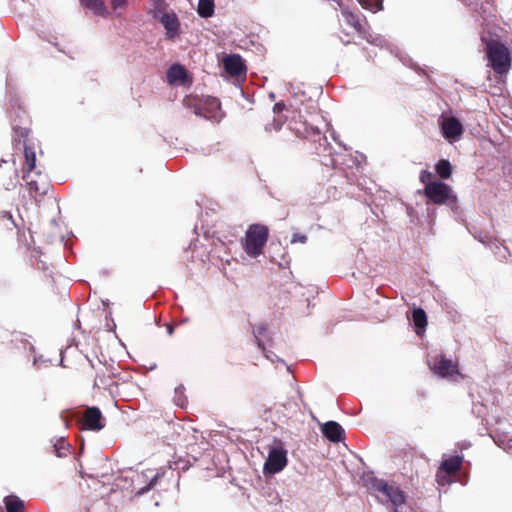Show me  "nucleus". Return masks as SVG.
<instances>
[{
	"mask_svg": "<svg viewBox=\"0 0 512 512\" xmlns=\"http://www.w3.org/2000/svg\"><path fill=\"white\" fill-rule=\"evenodd\" d=\"M383 495H385L393 505L400 506L405 502V496L400 488L389 485L387 483V490H384Z\"/></svg>",
	"mask_w": 512,
	"mask_h": 512,
	"instance_id": "nucleus-18",
	"label": "nucleus"
},
{
	"mask_svg": "<svg viewBox=\"0 0 512 512\" xmlns=\"http://www.w3.org/2000/svg\"><path fill=\"white\" fill-rule=\"evenodd\" d=\"M110 378H111V375L105 376L104 374L103 375L97 374L95 377L93 386L94 387L109 386L110 383L108 382V379H110Z\"/></svg>",
	"mask_w": 512,
	"mask_h": 512,
	"instance_id": "nucleus-33",
	"label": "nucleus"
},
{
	"mask_svg": "<svg viewBox=\"0 0 512 512\" xmlns=\"http://www.w3.org/2000/svg\"><path fill=\"white\" fill-rule=\"evenodd\" d=\"M463 458L460 456L450 457L442 461L440 469L445 471L448 475H456L462 467Z\"/></svg>",
	"mask_w": 512,
	"mask_h": 512,
	"instance_id": "nucleus-16",
	"label": "nucleus"
},
{
	"mask_svg": "<svg viewBox=\"0 0 512 512\" xmlns=\"http://www.w3.org/2000/svg\"><path fill=\"white\" fill-rule=\"evenodd\" d=\"M223 68L225 72L234 78L245 77L246 65L242 57L238 54H231L223 59Z\"/></svg>",
	"mask_w": 512,
	"mask_h": 512,
	"instance_id": "nucleus-10",
	"label": "nucleus"
},
{
	"mask_svg": "<svg viewBox=\"0 0 512 512\" xmlns=\"http://www.w3.org/2000/svg\"><path fill=\"white\" fill-rule=\"evenodd\" d=\"M287 465V452L282 447L272 448L269 451L268 458L265 462V470L275 474L282 471Z\"/></svg>",
	"mask_w": 512,
	"mask_h": 512,
	"instance_id": "nucleus-8",
	"label": "nucleus"
},
{
	"mask_svg": "<svg viewBox=\"0 0 512 512\" xmlns=\"http://www.w3.org/2000/svg\"><path fill=\"white\" fill-rule=\"evenodd\" d=\"M423 194L427 198V204L454 205L457 202V196L451 186L440 180L424 187Z\"/></svg>",
	"mask_w": 512,
	"mask_h": 512,
	"instance_id": "nucleus-5",
	"label": "nucleus"
},
{
	"mask_svg": "<svg viewBox=\"0 0 512 512\" xmlns=\"http://www.w3.org/2000/svg\"><path fill=\"white\" fill-rule=\"evenodd\" d=\"M341 7V14L344 18L345 23L352 27L354 31L364 40L370 44H376L378 37L374 36L371 32V27L366 17L360 13L350 10L346 6Z\"/></svg>",
	"mask_w": 512,
	"mask_h": 512,
	"instance_id": "nucleus-4",
	"label": "nucleus"
},
{
	"mask_svg": "<svg viewBox=\"0 0 512 512\" xmlns=\"http://www.w3.org/2000/svg\"><path fill=\"white\" fill-rule=\"evenodd\" d=\"M127 3V0H112L111 6L114 10L125 6Z\"/></svg>",
	"mask_w": 512,
	"mask_h": 512,
	"instance_id": "nucleus-35",
	"label": "nucleus"
},
{
	"mask_svg": "<svg viewBox=\"0 0 512 512\" xmlns=\"http://www.w3.org/2000/svg\"><path fill=\"white\" fill-rule=\"evenodd\" d=\"M437 175L442 179H449L452 175V165L446 159H440L435 165Z\"/></svg>",
	"mask_w": 512,
	"mask_h": 512,
	"instance_id": "nucleus-23",
	"label": "nucleus"
},
{
	"mask_svg": "<svg viewBox=\"0 0 512 512\" xmlns=\"http://www.w3.org/2000/svg\"><path fill=\"white\" fill-rule=\"evenodd\" d=\"M341 41H342L345 45H347V44H349V43H350V40H345V39H343V38H341Z\"/></svg>",
	"mask_w": 512,
	"mask_h": 512,
	"instance_id": "nucleus-39",
	"label": "nucleus"
},
{
	"mask_svg": "<svg viewBox=\"0 0 512 512\" xmlns=\"http://www.w3.org/2000/svg\"><path fill=\"white\" fill-rule=\"evenodd\" d=\"M284 124V119L281 117H274L273 120L265 125V130L267 132L271 131H279Z\"/></svg>",
	"mask_w": 512,
	"mask_h": 512,
	"instance_id": "nucleus-30",
	"label": "nucleus"
},
{
	"mask_svg": "<svg viewBox=\"0 0 512 512\" xmlns=\"http://www.w3.org/2000/svg\"><path fill=\"white\" fill-rule=\"evenodd\" d=\"M150 1V9L149 14L153 19L159 20L163 15L169 13L168 4L165 0H149Z\"/></svg>",
	"mask_w": 512,
	"mask_h": 512,
	"instance_id": "nucleus-17",
	"label": "nucleus"
},
{
	"mask_svg": "<svg viewBox=\"0 0 512 512\" xmlns=\"http://www.w3.org/2000/svg\"><path fill=\"white\" fill-rule=\"evenodd\" d=\"M431 369L435 374L443 378L459 375L457 364L450 359H446L444 355H439L434 358Z\"/></svg>",
	"mask_w": 512,
	"mask_h": 512,
	"instance_id": "nucleus-9",
	"label": "nucleus"
},
{
	"mask_svg": "<svg viewBox=\"0 0 512 512\" xmlns=\"http://www.w3.org/2000/svg\"><path fill=\"white\" fill-rule=\"evenodd\" d=\"M83 7L91 10L98 16H105L107 14V8L104 0H80Z\"/></svg>",
	"mask_w": 512,
	"mask_h": 512,
	"instance_id": "nucleus-19",
	"label": "nucleus"
},
{
	"mask_svg": "<svg viewBox=\"0 0 512 512\" xmlns=\"http://www.w3.org/2000/svg\"><path fill=\"white\" fill-rule=\"evenodd\" d=\"M358 3L366 10L373 13L383 9V0H357Z\"/></svg>",
	"mask_w": 512,
	"mask_h": 512,
	"instance_id": "nucleus-28",
	"label": "nucleus"
},
{
	"mask_svg": "<svg viewBox=\"0 0 512 512\" xmlns=\"http://www.w3.org/2000/svg\"><path fill=\"white\" fill-rule=\"evenodd\" d=\"M29 178V174L23 175V179L26 180V186L31 197L37 200L38 196H43L48 193L50 185L40 174L37 175V179Z\"/></svg>",
	"mask_w": 512,
	"mask_h": 512,
	"instance_id": "nucleus-11",
	"label": "nucleus"
},
{
	"mask_svg": "<svg viewBox=\"0 0 512 512\" xmlns=\"http://www.w3.org/2000/svg\"><path fill=\"white\" fill-rule=\"evenodd\" d=\"M1 217H2V218H7V219H9V220H11V219H12V216H11L8 212H3V213L1 214Z\"/></svg>",
	"mask_w": 512,
	"mask_h": 512,
	"instance_id": "nucleus-38",
	"label": "nucleus"
},
{
	"mask_svg": "<svg viewBox=\"0 0 512 512\" xmlns=\"http://www.w3.org/2000/svg\"><path fill=\"white\" fill-rule=\"evenodd\" d=\"M105 427V419L98 407H88L82 416V429L100 431Z\"/></svg>",
	"mask_w": 512,
	"mask_h": 512,
	"instance_id": "nucleus-7",
	"label": "nucleus"
},
{
	"mask_svg": "<svg viewBox=\"0 0 512 512\" xmlns=\"http://www.w3.org/2000/svg\"><path fill=\"white\" fill-rule=\"evenodd\" d=\"M183 105L191 109L197 116H201L207 119L212 118L208 111H207V105H209L211 108L214 109H220V102L218 99L211 98L207 99L206 102H203V99L199 98L198 96L194 95H187L183 99Z\"/></svg>",
	"mask_w": 512,
	"mask_h": 512,
	"instance_id": "nucleus-6",
	"label": "nucleus"
},
{
	"mask_svg": "<svg viewBox=\"0 0 512 512\" xmlns=\"http://www.w3.org/2000/svg\"><path fill=\"white\" fill-rule=\"evenodd\" d=\"M269 237V229L263 224H252L245 233L244 251L251 257L263 253Z\"/></svg>",
	"mask_w": 512,
	"mask_h": 512,
	"instance_id": "nucleus-2",
	"label": "nucleus"
},
{
	"mask_svg": "<svg viewBox=\"0 0 512 512\" xmlns=\"http://www.w3.org/2000/svg\"><path fill=\"white\" fill-rule=\"evenodd\" d=\"M4 504L7 512H25L24 502L17 496L5 497Z\"/></svg>",
	"mask_w": 512,
	"mask_h": 512,
	"instance_id": "nucleus-22",
	"label": "nucleus"
},
{
	"mask_svg": "<svg viewBox=\"0 0 512 512\" xmlns=\"http://www.w3.org/2000/svg\"><path fill=\"white\" fill-rule=\"evenodd\" d=\"M395 512H398L397 510H395Z\"/></svg>",
	"mask_w": 512,
	"mask_h": 512,
	"instance_id": "nucleus-41",
	"label": "nucleus"
},
{
	"mask_svg": "<svg viewBox=\"0 0 512 512\" xmlns=\"http://www.w3.org/2000/svg\"><path fill=\"white\" fill-rule=\"evenodd\" d=\"M488 61L495 73L503 75L511 68V56L508 48L499 41H489L486 45Z\"/></svg>",
	"mask_w": 512,
	"mask_h": 512,
	"instance_id": "nucleus-3",
	"label": "nucleus"
},
{
	"mask_svg": "<svg viewBox=\"0 0 512 512\" xmlns=\"http://www.w3.org/2000/svg\"><path fill=\"white\" fill-rule=\"evenodd\" d=\"M301 115L298 119H291L289 123L290 130L298 137L309 140L313 145V151L317 155H330L331 145L328 142L327 137L317 128L306 121L301 119Z\"/></svg>",
	"mask_w": 512,
	"mask_h": 512,
	"instance_id": "nucleus-1",
	"label": "nucleus"
},
{
	"mask_svg": "<svg viewBox=\"0 0 512 512\" xmlns=\"http://www.w3.org/2000/svg\"><path fill=\"white\" fill-rule=\"evenodd\" d=\"M53 450L58 457H66L71 452V445L65 440L64 437H60L53 444Z\"/></svg>",
	"mask_w": 512,
	"mask_h": 512,
	"instance_id": "nucleus-24",
	"label": "nucleus"
},
{
	"mask_svg": "<svg viewBox=\"0 0 512 512\" xmlns=\"http://www.w3.org/2000/svg\"><path fill=\"white\" fill-rule=\"evenodd\" d=\"M24 148V157L25 162L23 166V170L25 174H29L32 170H34L36 165V154L32 147H30L28 144H25L23 146Z\"/></svg>",
	"mask_w": 512,
	"mask_h": 512,
	"instance_id": "nucleus-21",
	"label": "nucleus"
},
{
	"mask_svg": "<svg viewBox=\"0 0 512 512\" xmlns=\"http://www.w3.org/2000/svg\"><path fill=\"white\" fill-rule=\"evenodd\" d=\"M197 12L203 18L211 17L214 13V1L199 0Z\"/></svg>",
	"mask_w": 512,
	"mask_h": 512,
	"instance_id": "nucleus-25",
	"label": "nucleus"
},
{
	"mask_svg": "<svg viewBox=\"0 0 512 512\" xmlns=\"http://www.w3.org/2000/svg\"><path fill=\"white\" fill-rule=\"evenodd\" d=\"M13 130L15 133V136H14L15 142H21V140H23V146L25 144H28L27 141H28V136L30 134V129L25 128V127L14 126Z\"/></svg>",
	"mask_w": 512,
	"mask_h": 512,
	"instance_id": "nucleus-29",
	"label": "nucleus"
},
{
	"mask_svg": "<svg viewBox=\"0 0 512 512\" xmlns=\"http://www.w3.org/2000/svg\"><path fill=\"white\" fill-rule=\"evenodd\" d=\"M13 174H14V178L17 180L18 179V171H17V168L15 167L14 159H13Z\"/></svg>",
	"mask_w": 512,
	"mask_h": 512,
	"instance_id": "nucleus-37",
	"label": "nucleus"
},
{
	"mask_svg": "<svg viewBox=\"0 0 512 512\" xmlns=\"http://www.w3.org/2000/svg\"><path fill=\"white\" fill-rule=\"evenodd\" d=\"M285 109V104L283 102H278L273 106V112L275 114L281 113Z\"/></svg>",
	"mask_w": 512,
	"mask_h": 512,
	"instance_id": "nucleus-36",
	"label": "nucleus"
},
{
	"mask_svg": "<svg viewBox=\"0 0 512 512\" xmlns=\"http://www.w3.org/2000/svg\"><path fill=\"white\" fill-rule=\"evenodd\" d=\"M450 476L445 471H442V469L438 468L436 472V481L440 486H445L451 482Z\"/></svg>",
	"mask_w": 512,
	"mask_h": 512,
	"instance_id": "nucleus-32",
	"label": "nucleus"
},
{
	"mask_svg": "<svg viewBox=\"0 0 512 512\" xmlns=\"http://www.w3.org/2000/svg\"><path fill=\"white\" fill-rule=\"evenodd\" d=\"M420 182L427 187L430 183H436L438 180H434V174L428 170H422L419 176Z\"/></svg>",
	"mask_w": 512,
	"mask_h": 512,
	"instance_id": "nucleus-31",
	"label": "nucleus"
},
{
	"mask_svg": "<svg viewBox=\"0 0 512 512\" xmlns=\"http://www.w3.org/2000/svg\"><path fill=\"white\" fill-rule=\"evenodd\" d=\"M308 238L306 235L304 234H300V233H294L292 235V238H291V243L292 244H296V243H302V244H305L307 242Z\"/></svg>",
	"mask_w": 512,
	"mask_h": 512,
	"instance_id": "nucleus-34",
	"label": "nucleus"
},
{
	"mask_svg": "<svg viewBox=\"0 0 512 512\" xmlns=\"http://www.w3.org/2000/svg\"><path fill=\"white\" fill-rule=\"evenodd\" d=\"M166 30V37L174 40L180 32V21L175 12L171 11L158 20Z\"/></svg>",
	"mask_w": 512,
	"mask_h": 512,
	"instance_id": "nucleus-13",
	"label": "nucleus"
},
{
	"mask_svg": "<svg viewBox=\"0 0 512 512\" xmlns=\"http://www.w3.org/2000/svg\"><path fill=\"white\" fill-rule=\"evenodd\" d=\"M186 76V70L180 64H173L167 71V80L170 84L184 80Z\"/></svg>",
	"mask_w": 512,
	"mask_h": 512,
	"instance_id": "nucleus-20",
	"label": "nucleus"
},
{
	"mask_svg": "<svg viewBox=\"0 0 512 512\" xmlns=\"http://www.w3.org/2000/svg\"><path fill=\"white\" fill-rule=\"evenodd\" d=\"M441 129L444 138L447 140L457 139L464 132L461 122L455 117L444 119L441 124Z\"/></svg>",
	"mask_w": 512,
	"mask_h": 512,
	"instance_id": "nucleus-12",
	"label": "nucleus"
},
{
	"mask_svg": "<svg viewBox=\"0 0 512 512\" xmlns=\"http://www.w3.org/2000/svg\"><path fill=\"white\" fill-rule=\"evenodd\" d=\"M172 332H173V327L169 326V327H168V333H169V334H172Z\"/></svg>",
	"mask_w": 512,
	"mask_h": 512,
	"instance_id": "nucleus-40",
	"label": "nucleus"
},
{
	"mask_svg": "<svg viewBox=\"0 0 512 512\" xmlns=\"http://www.w3.org/2000/svg\"><path fill=\"white\" fill-rule=\"evenodd\" d=\"M364 486L371 493H382L387 490V482L383 479H378L373 473H367L363 476Z\"/></svg>",
	"mask_w": 512,
	"mask_h": 512,
	"instance_id": "nucleus-15",
	"label": "nucleus"
},
{
	"mask_svg": "<svg viewBox=\"0 0 512 512\" xmlns=\"http://www.w3.org/2000/svg\"><path fill=\"white\" fill-rule=\"evenodd\" d=\"M323 435L331 442L337 443L344 439V430L335 421H328L322 426Z\"/></svg>",
	"mask_w": 512,
	"mask_h": 512,
	"instance_id": "nucleus-14",
	"label": "nucleus"
},
{
	"mask_svg": "<svg viewBox=\"0 0 512 512\" xmlns=\"http://www.w3.org/2000/svg\"><path fill=\"white\" fill-rule=\"evenodd\" d=\"M413 323L416 328L424 329L427 325V316L422 308H416L412 312Z\"/></svg>",
	"mask_w": 512,
	"mask_h": 512,
	"instance_id": "nucleus-27",
	"label": "nucleus"
},
{
	"mask_svg": "<svg viewBox=\"0 0 512 512\" xmlns=\"http://www.w3.org/2000/svg\"><path fill=\"white\" fill-rule=\"evenodd\" d=\"M268 331V327L264 323H260L253 328V335L256 339L257 346L265 353L266 348L261 337H264Z\"/></svg>",
	"mask_w": 512,
	"mask_h": 512,
	"instance_id": "nucleus-26",
	"label": "nucleus"
}]
</instances>
